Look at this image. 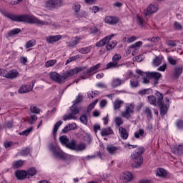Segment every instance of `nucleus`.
<instances>
[{
  "label": "nucleus",
  "instance_id": "f257e3e1",
  "mask_svg": "<svg viewBox=\"0 0 183 183\" xmlns=\"http://www.w3.org/2000/svg\"><path fill=\"white\" fill-rule=\"evenodd\" d=\"M2 14L4 16L14 22H25V24L37 25V26H45L52 24L51 19H47L44 21L38 19L34 15H16L6 11H4Z\"/></svg>",
  "mask_w": 183,
  "mask_h": 183
},
{
  "label": "nucleus",
  "instance_id": "4d7b16f0",
  "mask_svg": "<svg viewBox=\"0 0 183 183\" xmlns=\"http://www.w3.org/2000/svg\"><path fill=\"white\" fill-rule=\"evenodd\" d=\"M32 131V127H30L21 132H20V135H25L26 137L29 135V133Z\"/></svg>",
  "mask_w": 183,
  "mask_h": 183
},
{
  "label": "nucleus",
  "instance_id": "e2e57ef3",
  "mask_svg": "<svg viewBox=\"0 0 183 183\" xmlns=\"http://www.w3.org/2000/svg\"><path fill=\"white\" fill-rule=\"evenodd\" d=\"M69 129L70 131H72L74 129H76V128H78V126H76V123H71V124H69Z\"/></svg>",
  "mask_w": 183,
  "mask_h": 183
},
{
  "label": "nucleus",
  "instance_id": "bb28decb",
  "mask_svg": "<svg viewBox=\"0 0 183 183\" xmlns=\"http://www.w3.org/2000/svg\"><path fill=\"white\" fill-rule=\"evenodd\" d=\"M99 68H101V63H99L90 67L89 69H88L87 71H86V74H92V72H97V71H98Z\"/></svg>",
  "mask_w": 183,
  "mask_h": 183
},
{
  "label": "nucleus",
  "instance_id": "4468645a",
  "mask_svg": "<svg viewBox=\"0 0 183 183\" xmlns=\"http://www.w3.org/2000/svg\"><path fill=\"white\" fill-rule=\"evenodd\" d=\"M104 22L109 25H117L119 22V19L115 16H107L104 18Z\"/></svg>",
  "mask_w": 183,
  "mask_h": 183
},
{
  "label": "nucleus",
  "instance_id": "b1692460",
  "mask_svg": "<svg viewBox=\"0 0 183 183\" xmlns=\"http://www.w3.org/2000/svg\"><path fill=\"white\" fill-rule=\"evenodd\" d=\"M107 151L109 152V154H111V155H114V154H116L117 151H118V147L114 146L113 144H109L107 147Z\"/></svg>",
  "mask_w": 183,
  "mask_h": 183
},
{
  "label": "nucleus",
  "instance_id": "bf43d9fd",
  "mask_svg": "<svg viewBox=\"0 0 183 183\" xmlns=\"http://www.w3.org/2000/svg\"><path fill=\"white\" fill-rule=\"evenodd\" d=\"M77 18H86L88 16V13L86 11H81V13L76 14Z\"/></svg>",
  "mask_w": 183,
  "mask_h": 183
},
{
  "label": "nucleus",
  "instance_id": "a19ab883",
  "mask_svg": "<svg viewBox=\"0 0 183 183\" xmlns=\"http://www.w3.org/2000/svg\"><path fill=\"white\" fill-rule=\"evenodd\" d=\"M70 111L74 117L75 115H78V114H79V109L75 104H73V106L71 107Z\"/></svg>",
  "mask_w": 183,
  "mask_h": 183
},
{
  "label": "nucleus",
  "instance_id": "dca6fc26",
  "mask_svg": "<svg viewBox=\"0 0 183 183\" xmlns=\"http://www.w3.org/2000/svg\"><path fill=\"white\" fill-rule=\"evenodd\" d=\"M62 38V36L59 35H54V36H49L46 37V41L47 44H54L55 42H58V41L61 40Z\"/></svg>",
  "mask_w": 183,
  "mask_h": 183
},
{
  "label": "nucleus",
  "instance_id": "0e129e2a",
  "mask_svg": "<svg viewBox=\"0 0 183 183\" xmlns=\"http://www.w3.org/2000/svg\"><path fill=\"white\" fill-rule=\"evenodd\" d=\"M121 58H122L121 54H115L112 57V61H114V62H118V61H119Z\"/></svg>",
  "mask_w": 183,
  "mask_h": 183
},
{
  "label": "nucleus",
  "instance_id": "4c0bfd02",
  "mask_svg": "<svg viewBox=\"0 0 183 183\" xmlns=\"http://www.w3.org/2000/svg\"><path fill=\"white\" fill-rule=\"evenodd\" d=\"M26 173L28 178H29V177H34V175H36V169H35V167H31L27 170Z\"/></svg>",
  "mask_w": 183,
  "mask_h": 183
},
{
  "label": "nucleus",
  "instance_id": "603ef678",
  "mask_svg": "<svg viewBox=\"0 0 183 183\" xmlns=\"http://www.w3.org/2000/svg\"><path fill=\"white\" fill-rule=\"evenodd\" d=\"M173 26L177 31H181V29H182V25H181L178 21H174Z\"/></svg>",
  "mask_w": 183,
  "mask_h": 183
},
{
  "label": "nucleus",
  "instance_id": "0eeeda50",
  "mask_svg": "<svg viewBox=\"0 0 183 183\" xmlns=\"http://www.w3.org/2000/svg\"><path fill=\"white\" fill-rule=\"evenodd\" d=\"M49 150L51 152H52L53 156L54 158H56L57 159H63L65 158V152L61 151V149L52 144L49 145Z\"/></svg>",
  "mask_w": 183,
  "mask_h": 183
},
{
  "label": "nucleus",
  "instance_id": "ddd939ff",
  "mask_svg": "<svg viewBox=\"0 0 183 183\" xmlns=\"http://www.w3.org/2000/svg\"><path fill=\"white\" fill-rule=\"evenodd\" d=\"M165 104L162 103V105L159 106L160 107L161 115H166L168 112V108H169V99L168 98H164Z\"/></svg>",
  "mask_w": 183,
  "mask_h": 183
},
{
  "label": "nucleus",
  "instance_id": "9b49d317",
  "mask_svg": "<svg viewBox=\"0 0 183 183\" xmlns=\"http://www.w3.org/2000/svg\"><path fill=\"white\" fill-rule=\"evenodd\" d=\"M35 80H33L31 81V84H24L21 86H20L18 92L19 94H26L27 92H30V91H32L34 89V85H35Z\"/></svg>",
  "mask_w": 183,
  "mask_h": 183
},
{
  "label": "nucleus",
  "instance_id": "de8ad7c7",
  "mask_svg": "<svg viewBox=\"0 0 183 183\" xmlns=\"http://www.w3.org/2000/svg\"><path fill=\"white\" fill-rule=\"evenodd\" d=\"M144 129H141L139 131L134 132V138H136L137 139H139L140 137H144Z\"/></svg>",
  "mask_w": 183,
  "mask_h": 183
},
{
  "label": "nucleus",
  "instance_id": "f704fd0d",
  "mask_svg": "<svg viewBox=\"0 0 183 183\" xmlns=\"http://www.w3.org/2000/svg\"><path fill=\"white\" fill-rule=\"evenodd\" d=\"M161 64H162V57L157 56L154 59H153V66H159Z\"/></svg>",
  "mask_w": 183,
  "mask_h": 183
},
{
  "label": "nucleus",
  "instance_id": "cd10ccee",
  "mask_svg": "<svg viewBox=\"0 0 183 183\" xmlns=\"http://www.w3.org/2000/svg\"><path fill=\"white\" fill-rule=\"evenodd\" d=\"M114 134V131L111 129V127L104 128L101 132L102 137H107V135H111Z\"/></svg>",
  "mask_w": 183,
  "mask_h": 183
},
{
  "label": "nucleus",
  "instance_id": "49530a36",
  "mask_svg": "<svg viewBox=\"0 0 183 183\" xmlns=\"http://www.w3.org/2000/svg\"><path fill=\"white\" fill-rule=\"evenodd\" d=\"M56 64V59L49 60L45 63L46 68H51Z\"/></svg>",
  "mask_w": 183,
  "mask_h": 183
},
{
  "label": "nucleus",
  "instance_id": "8fccbe9b",
  "mask_svg": "<svg viewBox=\"0 0 183 183\" xmlns=\"http://www.w3.org/2000/svg\"><path fill=\"white\" fill-rule=\"evenodd\" d=\"M74 159H75V157L65 153L64 159H63V161H74Z\"/></svg>",
  "mask_w": 183,
  "mask_h": 183
},
{
  "label": "nucleus",
  "instance_id": "4be33fe9",
  "mask_svg": "<svg viewBox=\"0 0 183 183\" xmlns=\"http://www.w3.org/2000/svg\"><path fill=\"white\" fill-rule=\"evenodd\" d=\"M16 177L19 179H25V178L28 177V173H26V172L24 170H19L16 172Z\"/></svg>",
  "mask_w": 183,
  "mask_h": 183
},
{
  "label": "nucleus",
  "instance_id": "864d4df0",
  "mask_svg": "<svg viewBox=\"0 0 183 183\" xmlns=\"http://www.w3.org/2000/svg\"><path fill=\"white\" fill-rule=\"evenodd\" d=\"M142 46V41H139L134 43V44H132L129 48L130 49H134V48H139V46Z\"/></svg>",
  "mask_w": 183,
  "mask_h": 183
},
{
  "label": "nucleus",
  "instance_id": "338daca9",
  "mask_svg": "<svg viewBox=\"0 0 183 183\" xmlns=\"http://www.w3.org/2000/svg\"><path fill=\"white\" fill-rule=\"evenodd\" d=\"M20 62L23 65H26V63L28 62V59L25 56H21V57H20Z\"/></svg>",
  "mask_w": 183,
  "mask_h": 183
},
{
  "label": "nucleus",
  "instance_id": "393cba45",
  "mask_svg": "<svg viewBox=\"0 0 183 183\" xmlns=\"http://www.w3.org/2000/svg\"><path fill=\"white\" fill-rule=\"evenodd\" d=\"M131 88H138L139 86V81H138V77L134 76L133 79L130 80Z\"/></svg>",
  "mask_w": 183,
  "mask_h": 183
},
{
  "label": "nucleus",
  "instance_id": "6e6552de",
  "mask_svg": "<svg viewBox=\"0 0 183 183\" xmlns=\"http://www.w3.org/2000/svg\"><path fill=\"white\" fill-rule=\"evenodd\" d=\"M159 10V6L157 4L154 3L150 4L147 6V8L144 10V15L146 18H150L151 15H154V14H157Z\"/></svg>",
  "mask_w": 183,
  "mask_h": 183
},
{
  "label": "nucleus",
  "instance_id": "c756f323",
  "mask_svg": "<svg viewBox=\"0 0 183 183\" xmlns=\"http://www.w3.org/2000/svg\"><path fill=\"white\" fill-rule=\"evenodd\" d=\"M119 64H118V61H111L107 64L106 69H112L114 68H119Z\"/></svg>",
  "mask_w": 183,
  "mask_h": 183
},
{
  "label": "nucleus",
  "instance_id": "3c124183",
  "mask_svg": "<svg viewBox=\"0 0 183 183\" xmlns=\"http://www.w3.org/2000/svg\"><path fill=\"white\" fill-rule=\"evenodd\" d=\"M167 61H168L169 64H170L171 65H173V66L177 65V62H178V61L177 59H174V58H172L171 56L167 57Z\"/></svg>",
  "mask_w": 183,
  "mask_h": 183
},
{
  "label": "nucleus",
  "instance_id": "c9c22d12",
  "mask_svg": "<svg viewBox=\"0 0 183 183\" xmlns=\"http://www.w3.org/2000/svg\"><path fill=\"white\" fill-rule=\"evenodd\" d=\"M59 141L62 145H64L66 148H68V145L69 144V142H68V138L66 136H61L59 137Z\"/></svg>",
  "mask_w": 183,
  "mask_h": 183
},
{
  "label": "nucleus",
  "instance_id": "412c9836",
  "mask_svg": "<svg viewBox=\"0 0 183 183\" xmlns=\"http://www.w3.org/2000/svg\"><path fill=\"white\" fill-rule=\"evenodd\" d=\"M182 72H183L182 66H176L174 68V78L177 79V78H179V76H181V75L182 74Z\"/></svg>",
  "mask_w": 183,
  "mask_h": 183
},
{
  "label": "nucleus",
  "instance_id": "a878e982",
  "mask_svg": "<svg viewBox=\"0 0 183 183\" xmlns=\"http://www.w3.org/2000/svg\"><path fill=\"white\" fill-rule=\"evenodd\" d=\"M172 151L174 154H177V155H181L183 154V146L179 144V146H176L174 148H172Z\"/></svg>",
  "mask_w": 183,
  "mask_h": 183
},
{
  "label": "nucleus",
  "instance_id": "20e7f679",
  "mask_svg": "<svg viewBox=\"0 0 183 183\" xmlns=\"http://www.w3.org/2000/svg\"><path fill=\"white\" fill-rule=\"evenodd\" d=\"M114 36H115V34H114L105 36L104 39L96 43V46H104V45H106L107 51H112V49L117 46V44L115 40L111 41Z\"/></svg>",
  "mask_w": 183,
  "mask_h": 183
},
{
  "label": "nucleus",
  "instance_id": "2f4dec72",
  "mask_svg": "<svg viewBox=\"0 0 183 183\" xmlns=\"http://www.w3.org/2000/svg\"><path fill=\"white\" fill-rule=\"evenodd\" d=\"M124 104V101L122 100H115L113 102V105H114V109L117 110V109H119V108H121V107H122V105Z\"/></svg>",
  "mask_w": 183,
  "mask_h": 183
},
{
  "label": "nucleus",
  "instance_id": "473e14b6",
  "mask_svg": "<svg viewBox=\"0 0 183 183\" xmlns=\"http://www.w3.org/2000/svg\"><path fill=\"white\" fill-rule=\"evenodd\" d=\"M62 118H63V121H69L71 119H74V121H76V119H77L76 116H74V114L71 113L64 115Z\"/></svg>",
  "mask_w": 183,
  "mask_h": 183
},
{
  "label": "nucleus",
  "instance_id": "f8f14e48",
  "mask_svg": "<svg viewBox=\"0 0 183 183\" xmlns=\"http://www.w3.org/2000/svg\"><path fill=\"white\" fill-rule=\"evenodd\" d=\"M134 176L129 172H126L121 175L120 181L122 183H128L132 181Z\"/></svg>",
  "mask_w": 183,
  "mask_h": 183
},
{
  "label": "nucleus",
  "instance_id": "5701e85b",
  "mask_svg": "<svg viewBox=\"0 0 183 183\" xmlns=\"http://www.w3.org/2000/svg\"><path fill=\"white\" fill-rule=\"evenodd\" d=\"M156 101L157 102V105L158 107H161V105H162L163 101H164V95L162 94V93L159 92H156Z\"/></svg>",
  "mask_w": 183,
  "mask_h": 183
},
{
  "label": "nucleus",
  "instance_id": "1a4fd4ad",
  "mask_svg": "<svg viewBox=\"0 0 183 183\" xmlns=\"http://www.w3.org/2000/svg\"><path fill=\"white\" fill-rule=\"evenodd\" d=\"M19 75V73H18V71L15 69L8 71L4 69H0V76H4V78H8V79H14V78H16Z\"/></svg>",
  "mask_w": 183,
  "mask_h": 183
},
{
  "label": "nucleus",
  "instance_id": "7ed1b4c3",
  "mask_svg": "<svg viewBox=\"0 0 183 183\" xmlns=\"http://www.w3.org/2000/svg\"><path fill=\"white\" fill-rule=\"evenodd\" d=\"M144 147H139L137 151L131 154L132 165L133 168H139L144 162V157L142 153L144 152Z\"/></svg>",
  "mask_w": 183,
  "mask_h": 183
},
{
  "label": "nucleus",
  "instance_id": "79ce46f5",
  "mask_svg": "<svg viewBox=\"0 0 183 183\" xmlns=\"http://www.w3.org/2000/svg\"><path fill=\"white\" fill-rule=\"evenodd\" d=\"M38 120V117H36V115L35 114H32L30 116V117L28 119L27 122L31 124V125H34V122H36V121Z\"/></svg>",
  "mask_w": 183,
  "mask_h": 183
},
{
  "label": "nucleus",
  "instance_id": "58836bf2",
  "mask_svg": "<svg viewBox=\"0 0 183 183\" xmlns=\"http://www.w3.org/2000/svg\"><path fill=\"white\" fill-rule=\"evenodd\" d=\"M114 121L116 127H117L118 128L121 127L120 125H122V124H124V120H122V118L121 117H117L114 118Z\"/></svg>",
  "mask_w": 183,
  "mask_h": 183
},
{
  "label": "nucleus",
  "instance_id": "aec40b11",
  "mask_svg": "<svg viewBox=\"0 0 183 183\" xmlns=\"http://www.w3.org/2000/svg\"><path fill=\"white\" fill-rule=\"evenodd\" d=\"M157 177H159V178H167L168 176V172L162 168L157 169L156 172Z\"/></svg>",
  "mask_w": 183,
  "mask_h": 183
},
{
  "label": "nucleus",
  "instance_id": "a211bd4d",
  "mask_svg": "<svg viewBox=\"0 0 183 183\" xmlns=\"http://www.w3.org/2000/svg\"><path fill=\"white\" fill-rule=\"evenodd\" d=\"M122 84H125V80H122L119 78H114L112 81L111 85L112 88H117L118 86H121Z\"/></svg>",
  "mask_w": 183,
  "mask_h": 183
},
{
  "label": "nucleus",
  "instance_id": "9d476101",
  "mask_svg": "<svg viewBox=\"0 0 183 183\" xmlns=\"http://www.w3.org/2000/svg\"><path fill=\"white\" fill-rule=\"evenodd\" d=\"M46 6L49 9H57L62 6V0H49L46 2Z\"/></svg>",
  "mask_w": 183,
  "mask_h": 183
},
{
  "label": "nucleus",
  "instance_id": "7c9ffc66",
  "mask_svg": "<svg viewBox=\"0 0 183 183\" xmlns=\"http://www.w3.org/2000/svg\"><path fill=\"white\" fill-rule=\"evenodd\" d=\"M92 49V46H86V47L80 48L77 51L80 54H89V52H91Z\"/></svg>",
  "mask_w": 183,
  "mask_h": 183
},
{
  "label": "nucleus",
  "instance_id": "052dcab7",
  "mask_svg": "<svg viewBox=\"0 0 183 183\" xmlns=\"http://www.w3.org/2000/svg\"><path fill=\"white\" fill-rule=\"evenodd\" d=\"M80 121L82 124H88V119L86 118V116H85V115H81L80 117Z\"/></svg>",
  "mask_w": 183,
  "mask_h": 183
},
{
  "label": "nucleus",
  "instance_id": "c85d7f7f",
  "mask_svg": "<svg viewBox=\"0 0 183 183\" xmlns=\"http://www.w3.org/2000/svg\"><path fill=\"white\" fill-rule=\"evenodd\" d=\"M147 101L149 103H150L151 105H153L154 107H157V104H158L157 102V97H155L154 95L148 96Z\"/></svg>",
  "mask_w": 183,
  "mask_h": 183
},
{
  "label": "nucleus",
  "instance_id": "423d86ee",
  "mask_svg": "<svg viewBox=\"0 0 183 183\" xmlns=\"http://www.w3.org/2000/svg\"><path fill=\"white\" fill-rule=\"evenodd\" d=\"M134 108L135 103H127L124 111L121 112V117L122 118H126V119H129V118H131V115L134 114Z\"/></svg>",
  "mask_w": 183,
  "mask_h": 183
},
{
  "label": "nucleus",
  "instance_id": "ea45409f",
  "mask_svg": "<svg viewBox=\"0 0 183 183\" xmlns=\"http://www.w3.org/2000/svg\"><path fill=\"white\" fill-rule=\"evenodd\" d=\"M14 145H15V143L12 141H6L4 142V147L6 149H11Z\"/></svg>",
  "mask_w": 183,
  "mask_h": 183
},
{
  "label": "nucleus",
  "instance_id": "c03bdc74",
  "mask_svg": "<svg viewBox=\"0 0 183 183\" xmlns=\"http://www.w3.org/2000/svg\"><path fill=\"white\" fill-rule=\"evenodd\" d=\"M61 125H62L61 121H59L54 124V127L53 129L54 135H55L58 132V129H59V127H61Z\"/></svg>",
  "mask_w": 183,
  "mask_h": 183
},
{
  "label": "nucleus",
  "instance_id": "72a5a7b5",
  "mask_svg": "<svg viewBox=\"0 0 183 183\" xmlns=\"http://www.w3.org/2000/svg\"><path fill=\"white\" fill-rule=\"evenodd\" d=\"M19 32H21V29H14L7 32V36L9 38L11 36H14V35H18Z\"/></svg>",
  "mask_w": 183,
  "mask_h": 183
},
{
  "label": "nucleus",
  "instance_id": "6ab92c4d",
  "mask_svg": "<svg viewBox=\"0 0 183 183\" xmlns=\"http://www.w3.org/2000/svg\"><path fill=\"white\" fill-rule=\"evenodd\" d=\"M143 114L144 115H146L148 121H151V119H152V110H151V108L145 107L143 109Z\"/></svg>",
  "mask_w": 183,
  "mask_h": 183
},
{
  "label": "nucleus",
  "instance_id": "37998d69",
  "mask_svg": "<svg viewBox=\"0 0 183 183\" xmlns=\"http://www.w3.org/2000/svg\"><path fill=\"white\" fill-rule=\"evenodd\" d=\"M36 45V41L34 39L30 40L26 43V49H29V48H32V46H35Z\"/></svg>",
  "mask_w": 183,
  "mask_h": 183
},
{
  "label": "nucleus",
  "instance_id": "09e8293b",
  "mask_svg": "<svg viewBox=\"0 0 183 183\" xmlns=\"http://www.w3.org/2000/svg\"><path fill=\"white\" fill-rule=\"evenodd\" d=\"M30 111L32 114H39L41 112V109L36 107V106H31Z\"/></svg>",
  "mask_w": 183,
  "mask_h": 183
},
{
  "label": "nucleus",
  "instance_id": "69168bd1",
  "mask_svg": "<svg viewBox=\"0 0 183 183\" xmlns=\"http://www.w3.org/2000/svg\"><path fill=\"white\" fill-rule=\"evenodd\" d=\"M165 69H167V64H163L162 66H160L157 71H160L162 72H165Z\"/></svg>",
  "mask_w": 183,
  "mask_h": 183
},
{
  "label": "nucleus",
  "instance_id": "a18cd8bd",
  "mask_svg": "<svg viewBox=\"0 0 183 183\" xmlns=\"http://www.w3.org/2000/svg\"><path fill=\"white\" fill-rule=\"evenodd\" d=\"M23 165L24 161L18 160L13 164V168H14V169H17V168H21V167H22Z\"/></svg>",
  "mask_w": 183,
  "mask_h": 183
},
{
  "label": "nucleus",
  "instance_id": "39448f33",
  "mask_svg": "<svg viewBox=\"0 0 183 183\" xmlns=\"http://www.w3.org/2000/svg\"><path fill=\"white\" fill-rule=\"evenodd\" d=\"M68 149H71V151H76V152H82L86 149V144L85 143H78L75 140H72L68 144Z\"/></svg>",
  "mask_w": 183,
  "mask_h": 183
},
{
  "label": "nucleus",
  "instance_id": "680f3d73",
  "mask_svg": "<svg viewBox=\"0 0 183 183\" xmlns=\"http://www.w3.org/2000/svg\"><path fill=\"white\" fill-rule=\"evenodd\" d=\"M78 58V56H74L69 58L65 63V65H68V64H70V62H72V61H75Z\"/></svg>",
  "mask_w": 183,
  "mask_h": 183
},
{
  "label": "nucleus",
  "instance_id": "e433bc0d",
  "mask_svg": "<svg viewBox=\"0 0 183 183\" xmlns=\"http://www.w3.org/2000/svg\"><path fill=\"white\" fill-rule=\"evenodd\" d=\"M139 95H149L150 94H152V89H142L138 92Z\"/></svg>",
  "mask_w": 183,
  "mask_h": 183
},
{
  "label": "nucleus",
  "instance_id": "774afa93",
  "mask_svg": "<svg viewBox=\"0 0 183 183\" xmlns=\"http://www.w3.org/2000/svg\"><path fill=\"white\" fill-rule=\"evenodd\" d=\"M137 19L139 25H140V26H144V20L142 19V18H141V16H137Z\"/></svg>",
  "mask_w": 183,
  "mask_h": 183
},
{
  "label": "nucleus",
  "instance_id": "2eb2a0df",
  "mask_svg": "<svg viewBox=\"0 0 183 183\" xmlns=\"http://www.w3.org/2000/svg\"><path fill=\"white\" fill-rule=\"evenodd\" d=\"M147 76H148V78H153V79L155 80L154 85H157V84H158V81L159 78H161L162 75L159 72L152 71V72H147Z\"/></svg>",
  "mask_w": 183,
  "mask_h": 183
},
{
  "label": "nucleus",
  "instance_id": "13d9d810",
  "mask_svg": "<svg viewBox=\"0 0 183 183\" xmlns=\"http://www.w3.org/2000/svg\"><path fill=\"white\" fill-rule=\"evenodd\" d=\"M176 127H177V128L179 129H182L183 128V121L179 119V120H177L176 122Z\"/></svg>",
  "mask_w": 183,
  "mask_h": 183
},
{
  "label": "nucleus",
  "instance_id": "6e6d98bb",
  "mask_svg": "<svg viewBox=\"0 0 183 183\" xmlns=\"http://www.w3.org/2000/svg\"><path fill=\"white\" fill-rule=\"evenodd\" d=\"M82 96L78 95L76 98V99L74 101V105H76L78 104H80V102H82Z\"/></svg>",
  "mask_w": 183,
  "mask_h": 183
},
{
  "label": "nucleus",
  "instance_id": "f3484780",
  "mask_svg": "<svg viewBox=\"0 0 183 183\" xmlns=\"http://www.w3.org/2000/svg\"><path fill=\"white\" fill-rule=\"evenodd\" d=\"M119 133L120 135V138H122V139H128V137H129V134L127 132V129L120 127H119Z\"/></svg>",
  "mask_w": 183,
  "mask_h": 183
},
{
  "label": "nucleus",
  "instance_id": "5fc2aeb1",
  "mask_svg": "<svg viewBox=\"0 0 183 183\" xmlns=\"http://www.w3.org/2000/svg\"><path fill=\"white\" fill-rule=\"evenodd\" d=\"M29 152V148H25L24 149L21 151L20 154L22 155V157H26V155H28Z\"/></svg>",
  "mask_w": 183,
  "mask_h": 183
},
{
  "label": "nucleus",
  "instance_id": "f03ea898",
  "mask_svg": "<svg viewBox=\"0 0 183 183\" xmlns=\"http://www.w3.org/2000/svg\"><path fill=\"white\" fill-rule=\"evenodd\" d=\"M85 67H76L73 69H70L63 73L62 75H59L56 71H51L49 74L51 79L54 81L55 82H58V84H64L66 82L68 78H71L74 76V75H76L81 71H84Z\"/></svg>",
  "mask_w": 183,
  "mask_h": 183
}]
</instances>
